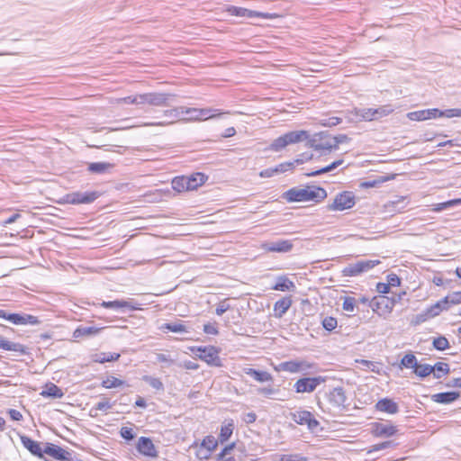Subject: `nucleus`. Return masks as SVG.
Returning a JSON list of instances; mask_svg holds the SVG:
<instances>
[{
	"label": "nucleus",
	"mask_w": 461,
	"mask_h": 461,
	"mask_svg": "<svg viewBox=\"0 0 461 461\" xmlns=\"http://www.w3.org/2000/svg\"><path fill=\"white\" fill-rule=\"evenodd\" d=\"M280 461H306V458L298 454L282 455Z\"/></svg>",
	"instance_id": "nucleus-59"
},
{
	"label": "nucleus",
	"mask_w": 461,
	"mask_h": 461,
	"mask_svg": "<svg viewBox=\"0 0 461 461\" xmlns=\"http://www.w3.org/2000/svg\"><path fill=\"white\" fill-rule=\"evenodd\" d=\"M99 193L93 192H72L62 198H59V203H70V204H88L95 201L99 197Z\"/></svg>",
	"instance_id": "nucleus-3"
},
{
	"label": "nucleus",
	"mask_w": 461,
	"mask_h": 461,
	"mask_svg": "<svg viewBox=\"0 0 461 461\" xmlns=\"http://www.w3.org/2000/svg\"><path fill=\"white\" fill-rule=\"evenodd\" d=\"M101 306L107 309H120V308H131L132 310H135L136 307L131 306L130 303L126 301L122 300H115V301H109L105 302L103 301L101 303Z\"/></svg>",
	"instance_id": "nucleus-33"
},
{
	"label": "nucleus",
	"mask_w": 461,
	"mask_h": 461,
	"mask_svg": "<svg viewBox=\"0 0 461 461\" xmlns=\"http://www.w3.org/2000/svg\"><path fill=\"white\" fill-rule=\"evenodd\" d=\"M23 446L33 456L42 457V447L40 442L32 439L27 436L21 437Z\"/></svg>",
	"instance_id": "nucleus-18"
},
{
	"label": "nucleus",
	"mask_w": 461,
	"mask_h": 461,
	"mask_svg": "<svg viewBox=\"0 0 461 461\" xmlns=\"http://www.w3.org/2000/svg\"><path fill=\"white\" fill-rule=\"evenodd\" d=\"M343 163H344L343 159H337L325 167H320V168H318L314 171H312L310 173H306L305 175L307 176H319L321 174L329 173V172H331L334 169H336L338 167L341 166Z\"/></svg>",
	"instance_id": "nucleus-27"
},
{
	"label": "nucleus",
	"mask_w": 461,
	"mask_h": 461,
	"mask_svg": "<svg viewBox=\"0 0 461 461\" xmlns=\"http://www.w3.org/2000/svg\"><path fill=\"white\" fill-rule=\"evenodd\" d=\"M257 393H258V394H261V395H264V396H267V397H270L271 395L276 393L277 390L275 389L272 386L259 387V388L257 389Z\"/></svg>",
	"instance_id": "nucleus-56"
},
{
	"label": "nucleus",
	"mask_w": 461,
	"mask_h": 461,
	"mask_svg": "<svg viewBox=\"0 0 461 461\" xmlns=\"http://www.w3.org/2000/svg\"><path fill=\"white\" fill-rule=\"evenodd\" d=\"M0 348L7 351L23 352V346L20 343L11 342L0 336Z\"/></svg>",
	"instance_id": "nucleus-31"
},
{
	"label": "nucleus",
	"mask_w": 461,
	"mask_h": 461,
	"mask_svg": "<svg viewBox=\"0 0 461 461\" xmlns=\"http://www.w3.org/2000/svg\"><path fill=\"white\" fill-rule=\"evenodd\" d=\"M188 181L186 176H176L172 180V188L176 190V192H184V191H189L190 186L188 185Z\"/></svg>",
	"instance_id": "nucleus-30"
},
{
	"label": "nucleus",
	"mask_w": 461,
	"mask_h": 461,
	"mask_svg": "<svg viewBox=\"0 0 461 461\" xmlns=\"http://www.w3.org/2000/svg\"><path fill=\"white\" fill-rule=\"evenodd\" d=\"M186 178L187 181L189 182L188 185L190 186V189L194 190L204 184V182L207 179V176L203 173H194L190 176H186Z\"/></svg>",
	"instance_id": "nucleus-29"
},
{
	"label": "nucleus",
	"mask_w": 461,
	"mask_h": 461,
	"mask_svg": "<svg viewBox=\"0 0 461 461\" xmlns=\"http://www.w3.org/2000/svg\"><path fill=\"white\" fill-rule=\"evenodd\" d=\"M163 329L171 331V332H184L186 331L185 326L181 322L176 323H166L163 326Z\"/></svg>",
	"instance_id": "nucleus-46"
},
{
	"label": "nucleus",
	"mask_w": 461,
	"mask_h": 461,
	"mask_svg": "<svg viewBox=\"0 0 461 461\" xmlns=\"http://www.w3.org/2000/svg\"><path fill=\"white\" fill-rule=\"evenodd\" d=\"M6 320L15 325H23V322L24 321L23 314L19 313H8Z\"/></svg>",
	"instance_id": "nucleus-54"
},
{
	"label": "nucleus",
	"mask_w": 461,
	"mask_h": 461,
	"mask_svg": "<svg viewBox=\"0 0 461 461\" xmlns=\"http://www.w3.org/2000/svg\"><path fill=\"white\" fill-rule=\"evenodd\" d=\"M243 371L246 375L251 376L258 382L264 383L273 381L272 375L267 371H259L250 367H245Z\"/></svg>",
	"instance_id": "nucleus-23"
},
{
	"label": "nucleus",
	"mask_w": 461,
	"mask_h": 461,
	"mask_svg": "<svg viewBox=\"0 0 461 461\" xmlns=\"http://www.w3.org/2000/svg\"><path fill=\"white\" fill-rule=\"evenodd\" d=\"M291 296H285L276 301L274 304L275 316L276 318H282L283 315L289 310L292 305Z\"/></svg>",
	"instance_id": "nucleus-22"
},
{
	"label": "nucleus",
	"mask_w": 461,
	"mask_h": 461,
	"mask_svg": "<svg viewBox=\"0 0 461 461\" xmlns=\"http://www.w3.org/2000/svg\"><path fill=\"white\" fill-rule=\"evenodd\" d=\"M294 245L288 240H277L275 241L266 242L262 248L268 252L286 253L292 250Z\"/></svg>",
	"instance_id": "nucleus-13"
},
{
	"label": "nucleus",
	"mask_w": 461,
	"mask_h": 461,
	"mask_svg": "<svg viewBox=\"0 0 461 461\" xmlns=\"http://www.w3.org/2000/svg\"><path fill=\"white\" fill-rule=\"evenodd\" d=\"M233 428L234 426L232 422L221 426V432L219 435V440L221 441V443L227 441L230 438L233 432Z\"/></svg>",
	"instance_id": "nucleus-39"
},
{
	"label": "nucleus",
	"mask_w": 461,
	"mask_h": 461,
	"mask_svg": "<svg viewBox=\"0 0 461 461\" xmlns=\"http://www.w3.org/2000/svg\"><path fill=\"white\" fill-rule=\"evenodd\" d=\"M312 158V154L303 153V154L299 155L298 158L292 163H294V166L295 164L301 165L308 160H311Z\"/></svg>",
	"instance_id": "nucleus-63"
},
{
	"label": "nucleus",
	"mask_w": 461,
	"mask_h": 461,
	"mask_svg": "<svg viewBox=\"0 0 461 461\" xmlns=\"http://www.w3.org/2000/svg\"><path fill=\"white\" fill-rule=\"evenodd\" d=\"M387 284L390 287H396L401 285V279L396 274L392 273L387 276Z\"/></svg>",
	"instance_id": "nucleus-58"
},
{
	"label": "nucleus",
	"mask_w": 461,
	"mask_h": 461,
	"mask_svg": "<svg viewBox=\"0 0 461 461\" xmlns=\"http://www.w3.org/2000/svg\"><path fill=\"white\" fill-rule=\"evenodd\" d=\"M331 140V135L327 131H321L314 134L309 140V143L315 150H322L323 154H327L328 152L334 150Z\"/></svg>",
	"instance_id": "nucleus-6"
},
{
	"label": "nucleus",
	"mask_w": 461,
	"mask_h": 461,
	"mask_svg": "<svg viewBox=\"0 0 461 461\" xmlns=\"http://www.w3.org/2000/svg\"><path fill=\"white\" fill-rule=\"evenodd\" d=\"M212 112H213V110L211 108L199 109V112H198L199 121L219 118L221 114L224 113H212ZM225 113H230V112H226Z\"/></svg>",
	"instance_id": "nucleus-40"
},
{
	"label": "nucleus",
	"mask_w": 461,
	"mask_h": 461,
	"mask_svg": "<svg viewBox=\"0 0 461 461\" xmlns=\"http://www.w3.org/2000/svg\"><path fill=\"white\" fill-rule=\"evenodd\" d=\"M325 381L326 377L321 375L315 377H303L295 382L294 388L298 393H312L318 385Z\"/></svg>",
	"instance_id": "nucleus-7"
},
{
	"label": "nucleus",
	"mask_w": 461,
	"mask_h": 461,
	"mask_svg": "<svg viewBox=\"0 0 461 461\" xmlns=\"http://www.w3.org/2000/svg\"><path fill=\"white\" fill-rule=\"evenodd\" d=\"M396 304V300L394 298H390L385 295H378L375 296L370 302L369 306L373 309L374 312L378 310H385L392 311L394 305Z\"/></svg>",
	"instance_id": "nucleus-11"
},
{
	"label": "nucleus",
	"mask_w": 461,
	"mask_h": 461,
	"mask_svg": "<svg viewBox=\"0 0 461 461\" xmlns=\"http://www.w3.org/2000/svg\"><path fill=\"white\" fill-rule=\"evenodd\" d=\"M170 96L171 95L166 93H148V104L153 106H164L167 104Z\"/></svg>",
	"instance_id": "nucleus-24"
},
{
	"label": "nucleus",
	"mask_w": 461,
	"mask_h": 461,
	"mask_svg": "<svg viewBox=\"0 0 461 461\" xmlns=\"http://www.w3.org/2000/svg\"><path fill=\"white\" fill-rule=\"evenodd\" d=\"M308 136L306 131H289L276 139L271 143L270 149L273 151H280L289 144H294L308 139Z\"/></svg>",
	"instance_id": "nucleus-2"
},
{
	"label": "nucleus",
	"mask_w": 461,
	"mask_h": 461,
	"mask_svg": "<svg viewBox=\"0 0 461 461\" xmlns=\"http://www.w3.org/2000/svg\"><path fill=\"white\" fill-rule=\"evenodd\" d=\"M433 368L434 367H432V366H430L429 364H419L418 363V365L416 366L413 372L418 376L424 378V377L429 375L430 374H432Z\"/></svg>",
	"instance_id": "nucleus-37"
},
{
	"label": "nucleus",
	"mask_w": 461,
	"mask_h": 461,
	"mask_svg": "<svg viewBox=\"0 0 461 461\" xmlns=\"http://www.w3.org/2000/svg\"><path fill=\"white\" fill-rule=\"evenodd\" d=\"M193 352H199L197 354L198 357L203 361H205L208 365L212 366H221V361L219 357V351L215 347H199L196 349L192 348Z\"/></svg>",
	"instance_id": "nucleus-8"
},
{
	"label": "nucleus",
	"mask_w": 461,
	"mask_h": 461,
	"mask_svg": "<svg viewBox=\"0 0 461 461\" xmlns=\"http://www.w3.org/2000/svg\"><path fill=\"white\" fill-rule=\"evenodd\" d=\"M393 112V108L390 104L382 105L377 108H374V120H378L384 116L389 115Z\"/></svg>",
	"instance_id": "nucleus-38"
},
{
	"label": "nucleus",
	"mask_w": 461,
	"mask_h": 461,
	"mask_svg": "<svg viewBox=\"0 0 461 461\" xmlns=\"http://www.w3.org/2000/svg\"><path fill=\"white\" fill-rule=\"evenodd\" d=\"M74 452L66 450L59 447V460L72 461Z\"/></svg>",
	"instance_id": "nucleus-61"
},
{
	"label": "nucleus",
	"mask_w": 461,
	"mask_h": 461,
	"mask_svg": "<svg viewBox=\"0 0 461 461\" xmlns=\"http://www.w3.org/2000/svg\"><path fill=\"white\" fill-rule=\"evenodd\" d=\"M407 117L411 121H425L428 120V112L427 110H420L415 112H411L407 114Z\"/></svg>",
	"instance_id": "nucleus-45"
},
{
	"label": "nucleus",
	"mask_w": 461,
	"mask_h": 461,
	"mask_svg": "<svg viewBox=\"0 0 461 461\" xmlns=\"http://www.w3.org/2000/svg\"><path fill=\"white\" fill-rule=\"evenodd\" d=\"M357 118L363 121H374V108H360L355 110Z\"/></svg>",
	"instance_id": "nucleus-36"
},
{
	"label": "nucleus",
	"mask_w": 461,
	"mask_h": 461,
	"mask_svg": "<svg viewBox=\"0 0 461 461\" xmlns=\"http://www.w3.org/2000/svg\"><path fill=\"white\" fill-rule=\"evenodd\" d=\"M441 117L453 118V117H461V109L460 108H452L441 111Z\"/></svg>",
	"instance_id": "nucleus-53"
},
{
	"label": "nucleus",
	"mask_w": 461,
	"mask_h": 461,
	"mask_svg": "<svg viewBox=\"0 0 461 461\" xmlns=\"http://www.w3.org/2000/svg\"><path fill=\"white\" fill-rule=\"evenodd\" d=\"M124 384V381L114 377L108 376L106 379L103 380L102 386L107 389L116 388Z\"/></svg>",
	"instance_id": "nucleus-41"
},
{
	"label": "nucleus",
	"mask_w": 461,
	"mask_h": 461,
	"mask_svg": "<svg viewBox=\"0 0 461 461\" xmlns=\"http://www.w3.org/2000/svg\"><path fill=\"white\" fill-rule=\"evenodd\" d=\"M328 400L335 407L344 406L347 397L343 387H335L330 391Z\"/></svg>",
	"instance_id": "nucleus-17"
},
{
	"label": "nucleus",
	"mask_w": 461,
	"mask_h": 461,
	"mask_svg": "<svg viewBox=\"0 0 461 461\" xmlns=\"http://www.w3.org/2000/svg\"><path fill=\"white\" fill-rule=\"evenodd\" d=\"M448 308H449V306L447 304V301L444 297L443 299L438 301L433 305L428 307L427 314H429V316H430L431 318H434V317L439 315V313L442 311L448 310Z\"/></svg>",
	"instance_id": "nucleus-26"
},
{
	"label": "nucleus",
	"mask_w": 461,
	"mask_h": 461,
	"mask_svg": "<svg viewBox=\"0 0 461 461\" xmlns=\"http://www.w3.org/2000/svg\"><path fill=\"white\" fill-rule=\"evenodd\" d=\"M372 433L375 437H392L397 432V428L389 423L375 422L372 424Z\"/></svg>",
	"instance_id": "nucleus-15"
},
{
	"label": "nucleus",
	"mask_w": 461,
	"mask_h": 461,
	"mask_svg": "<svg viewBox=\"0 0 461 461\" xmlns=\"http://www.w3.org/2000/svg\"><path fill=\"white\" fill-rule=\"evenodd\" d=\"M356 299L354 297L346 296L342 303V309L348 312H353L356 307Z\"/></svg>",
	"instance_id": "nucleus-48"
},
{
	"label": "nucleus",
	"mask_w": 461,
	"mask_h": 461,
	"mask_svg": "<svg viewBox=\"0 0 461 461\" xmlns=\"http://www.w3.org/2000/svg\"><path fill=\"white\" fill-rule=\"evenodd\" d=\"M401 365L406 368L415 369L418 365L416 357L413 354H406L401 360Z\"/></svg>",
	"instance_id": "nucleus-43"
},
{
	"label": "nucleus",
	"mask_w": 461,
	"mask_h": 461,
	"mask_svg": "<svg viewBox=\"0 0 461 461\" xmlns=\"http://www.w3.org/2000/svg\"><path fill=\"white\" fill-rule=\"evenodd\" d=\"M143 380L145 382H147L152 388H154L156 390H163V384L160 381V379L152 377V376H149V375H145L143 377Z\"/></svg>",
	"instance_id": "nucleus-49"
},
{
	"label": "nucleus",
	"mask_w": 461,
	"mask_h": 461,
	"mask_svg": "<svg viewBox=\"0 0 461 461\" xmlns=\"http://www.w3.org/2000/svg\"><path fill=\"white\" fill-rule=\"evenodd\" d=\"M432 344H433V347L437 350H439V351L446 350V349H447L450 347L447 339L445 338L444 336H439L438 338H435L433 339Z\"/></svg>",
	"instance_id": "nucleus-42"
},
{
	"label": "nucleus",
	"mask_w": 461,
	"mask_h": 461,
	"mask_svg": "<svg viewBox=\"0 0 461 461\" xmlns=\"http://www.w3.org/2000/svg\"><path fill=\"white\" fill-rule=\"evenodd\" d=\"M312 366V364L304 360H291L280 363L278 369L289 373H298L311 369Z\"/></svg>",
	"instance_id": "nucleus-12"
},
{
	"label": "nucleus",
	"mask_w": 461,
	"mask_h": 461,
	"mask_svg": "<svg viewBox=\"0 0 461 461\" xmlns=\"http://www.w3.org/2000/svg\"><path fill=\"white\" fill-rule=\"evenodd\" d=\"M45 455L50 456L52 457L55 461L58 460V446H55L51 443H45L44 447H42V457L44 461H50Z\"/></svg>",
	"instance_id": "nucleus-35"
},
{
	"label": "nucleus",
	"mask_w": 461,
	"mask_h": 461,
	"mask_svg": "<svg viewBox=\"0 0 461 461\" xmlns=\"http://www.w3.org/2000/svg\"><path fill=\"white\" fill-rule=\"evenodd\" d=\"M338 321L333 317H326L322 321V326L326 330L331 331L337 327Z\"/></svg>",
	"instance_id": "nucleus-52"
},
{
	"label": "nucleus",
	"mask_w": 461,
	"mask_h": 461,
	"mask_svg": "<svg viewBox=\"0 0 461 461\" xmlns=\"http://www.w3.org/2000/svg\"><path fill=\"white\" fill-rule=\"evenodd\" d=\"M393 445H394L393 441H392V440L384 441V442L378 443V444L372 446V448L370 451H380V450L385 449L387 447H391Z\"/></svg>",
	"instance_id": "nucleus-62"
},
{
	"label": "nucleus",
	"mask_w": 461,
	"mask_h": 461,
	"mask_svg": "<svg viewBox=\"0 0 461 461\" xmlns=\"http://www.w3.org/2000/svg\"><path fill=\"white\" fill-rule=\"evenodd\" d=\"M274 290L282 292H293L295 290V285L293 281L287 278L285 276H278L276 284L272 287Z\"/></svg>",
	"instance_id": "nucleus-25"
},
{
	"label": "nucleus",
	"mask_w": 461,
	"mask_h": 461,
	"mask_svg": "<svg viewBox=\"0 0 461 461\" xmlns=\"http://www.w3.org/2000/svg\"><path fill=\"white\" fill-rule=\"evenodd\" d=\"M230 309V304L226 301L221 302L215 310V313L219 316L222 315Z\"/></svg>",
	"instance_id": "nucleus-64"
},
{
	"label": "nucleus",
	"mask_w": 461,
	"mask_h": 461,
	"mask_svg": "<svg viewBox=\"0 0 461 461\" xmlns=\"http://www.w3.org/2000/svg\"><path fill=\"white\" fill-rule=\"evenodd\" d=\"M102 330H103V328H97L95 326L80 325L74 330L73 338L75 339H79L82 337H86V338L94 337V336H96Z\"/></svg>",
	"instance_id": "nucleus-21"
},
{
	"label": "nucleus",
	"mask_w": 461,
	"mask_h": 461,
	"mask_svg": "<svg viewBox=\"0 0 461 461\" xmlns=\"http://www.w3.org/2000/svg\"><path fill=\"white\" fill-rule=\"evenodd\" d=\"M42 396H58V386L54 384L50 385H47L46 389L43 390L41 393Z\"/></svg>",
	"instance_id": "nucleus-55"
},
{
	"label": "nucleus",
	"mask_w": 461,
	"mask_h": 461,
	"mask_svg": "<svg viewBox=\"0 0 461 461\" xmlns=\"http://www.w3.org/2000/svg\"><path fill=\"white\" fill-rule=\"evenodd\" d=\"M217 445V440L214 438L213 436H206L201 444V447H204L206 451L203 456H199L200 458H208L212 451H213L216 448Z\"/></svg>",
	"instance_id": "nucleus-28"
},
{
	"label": "nucleus",
	"mask_w": 461,
	"mask_h": 461,
	"mask_svg": "<svg viewBox=\"0 0 461 461\" xmlns=\"http://www.w3.org/2000/svg\"><path fill=\"white\" fill-rule=\"evenodd\" d=\"M460 397L459 392H444L431 395L434 402L441 404H449L456 401Z\"/></svg>",
	"instance_id": "nucleus-19"
},
{
	"label": "nucleus",
	"mask_w": 461,
	"mask_h": 461,
	"mask_svg": "<svg viewBox=\"0 0 461 461\" xmlns=\"http://www.w3.org/2000/svg\"><path fill=\"white\" fill-rule=\"evenodd\" d=\"M121 436L126 440H131L134 438L135 434L131 428L122 427L120 431Z\"/></svg>",
	"instance_id": "nucleus-60"
},
{
	"label": "nucleus",
	"mask_w": 461,
	"mask_h": 461,
	"mask_svg": "<svg viewBox=\"0 0 461 461\" xmlns=\"http://www.w3.org/2000/svg\"><path fill=\"white\" fill-rule=\"evenodd\" d=\"M327 197V192L320 186L293 187L282 194L288 203L313 201L320 203Z\"/></svg>",
	"instance_id": "nucleus-1"
},
{
	"label": "nucleus",
	"mask_w": 461,
	"mask_h": 461,
	"mask_svg": "<svg viewBox=\"0 0 461 461\" xmlns=\"http://www.w3.org/2000/svg\"><path fill=\"white\" fill-rule=\"evenodd\" d=\"M164 116L167 118L165 121L157 122H147L144 123V126H165L174 123L176 121H183V106L175 107L173 109L166 110L163 113Z\"/></svg>",
	"instance_id": "nucleus-10"
},
{
	"label": "nucleus",
	"mask_w": 461,
	"mask_h": 461,
	"mask_svg": "<svg viewBox=\"0 0 461 461\" xmlns=\"http://www.w3.org/2000/svg\"><path fill=\"white\" fill-rule=\"evenodd\" d=\"M380 263L378 259L360 260L345 267L342 270V275L343 276H357L362 273L367 272Z\"/></svg>",
	"instance_id": "nucleus-5"
},
{
	"label": "nucleus",
	"mask_w": 461,
	"mask_h": 461,
	"mask_svg": "<svg viewBox=\"0 0 461 461\" xmlns=\"http://www.w3.org/2000/svg\"><path fill=\"white\" fill-rule=\"evenodd\" d=\"M199 108H188L183 106V114L187 115L183 121H199Z\"/></svg>",
	"instance_id": "nucleus-44"
},
{
	"label": "nucleus",
	"mask_w": 461,
	"mask_h": 461,
	"mask_svg": "<svg viewBox=\"0 0 461 461\" xmlns=\"http://www.w3.org/2000/svg\"><path fill=\"white\" fill-rule=\"evenodd\" d=\"M432 367H434L432 374L435 378H441L450 372L448 364L444 362H438Z\"/></svg>",
	"instance_id": "nucleus-34"
},
{
	"label": "nucleus",
	"mask_w": 461,
	"mask_h": 461,
	"mask_svg": "<svg viewBox=\"0 0 461 461\" xmlns=\"http://www.w3.org/2000/svg\"><path fill=\"white\" fill-rule=\"evenodd\" d=\"M342 122L341 118L331 116L320 120V124L325 127H333L339 124Z\"/></svg>",
	"instance_id": "nucleus-47"
},
{
	"label": "nucleus",
	"mask_w": 461,
	"mask_h": 461,
	"mask_svg": "<svg viewBox=\"0 0 461 461\" xmlns=\"http://www.w3.org/2000/svg\"><path fill=\"white\" fill-rule=\"evenodd\" d=\"M113 167L107 162H93L88 164V171L94 174H104Z\"/></svg>",
	"instance_id": "nucleus-32"
},
{
	"label": "nucleus",
	"mask_w": 461,
	"mask_h": 461,
	"mask_svg": "<svg viewBox=\"0 0 461 461\" xmlns=\"http://www.w3.org/2000/svg\"><path fill=\"white\" fill-rule=\"evenodd\" d=\"M331 141L334 150L339 149V145L341 143H346L349 140V138L346 134H339L337 136H331Z\"/></svg>",
	"instance_id": "nucleus-50"
},
{
	"label": "nucleus",
	"mask_w": 461,
	"mask_h": 461,
	"mask_svg": "<svg viewBox=\"0 0 461 461\" xmlns=\"http://www.w3.org/2000/svg\"><path fill=\"white\" fill-rule=\"evenodd\" d=\"M292 420L299 425H307L311 431H315L320 426V422L313 417L309 411H298L291 413Z\"/></svg>",
	"instance_id": "nucleus-9"
},
{
	"label": "nucleus",
	"mask_w": 461,
	"mask_h": 461,
	"mask_svg": "<svg viewBox=\"0 0 461 461\" xmlns=\"http://www.w3.org/2000/svg\"><path fill=\"white\" fill-rule=\"evenodd\" d=\"M375 408L379 411L389 414H395L399 411L398 404L389 398L379 400L375 404Z\"/></svg>",
	"instance_id": "nucleus-20"
},
{
	"label": "nucleus",
	"mask_w": 461,
	"mask_h": 461,
	"mask_svg": "<svg viewBox=\"0 0 461 461\" xmlns=\"http://www.w3.org/2000/svg\"><path fill=\"white\" fill-rule=\"evenodd\" d=\"M137 449L140 454L148 456H156L158 454L151 439L146 437H140L139 438Z\"/></svg>",
	"instance_id": "nucleus-16"
},
{
	"label": "nucleus",
	"mask_w": 461,
	"mask_h": 461,
	"mask_svg": "<svg viewBox=\"0 0 461 461\" xmlns=\"http://www.w3.org/2000/svg\"><path fill=\"white\" fill-rule=\"evenodd\" d=\"M356 204V196L352 192L343 191L339 193L332 203L327 208L329 211H344L352 208Z\"/></svg>",
	"instance_id": "nucleus-4"
},
{
	"label": "nucleus",
	"mask_w": 461,
	"mask_h": 461,
	"mask_svg": "<svg viewBox=\"0 0 461 461\" xmlns=\"http://www.w3.org/2000/svg\"><path fill=\"white\" fill-rule=\"evenodd\" d=\"M227 12L233 16H239V17H246V18H256V17H262V18H268V14L261 12L252 11L249 10L243 7H238V6H229L227 8Z\"/></svg>",
	"instance_id": "nucleus-14"
},
{
	"label": "nucleus",
	"mask_w": 461,
	"mask_h": 461,
	"mask_svg": "<svg viewBox=\"0 0 461 461\" xmlns=\"http://www.w3.org/2000/svg\"><path fill=\"white\" fill-rule=\"evenodd\" d=\"M292 168H294V163L285 162V163H281V164L277 165L276 167H275V171H276V174H279V173H284L288 170H291Z\"/></svg>",
	"instance_id": "nucleus-57"
},
{
	"label": "nucleus",
	"mask_w": 461,
	"mask_h": 461,
	"mask_svg": "<svg viewBox=\"0 0 461 461\" xmlns=\"http://www.w3.org/2000/svg\"><path fill=\"white\" fill-rule=\"evenodd\" d=\"M445 298L447 301L449 307L450 305L459 304L461 303V292H454L447 295Z\"/></svg>",
	"instance_id": "nucleus-51"
}]
</instances>
